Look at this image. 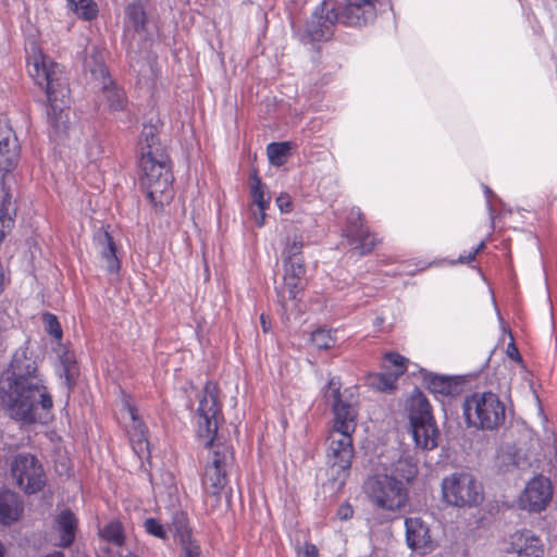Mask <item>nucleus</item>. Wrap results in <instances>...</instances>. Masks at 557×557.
<instances>
[{"label":"nucleus","instance_id":"obj_1","mask_svg":"<svg viewBox=\"0 0 557 557\" xmlns=\"http://www.w3.org/2000/svg\"><path fill=\"white\" fill-rule=\"evenodd\" d=\"M7 382L8 387L0 389V404L10 418L24 424H45L51 419L52 396L26 349L14 354Z\"/></svg>","mask_w":557,"mask_h":557},{"label":"nucleus","instance_id":"obj_2","mask_svg":"<svg viewBox=\"0 0 557 557\" xmlns=\"http://www.w3.org/2000/svg\"><path fill=\"white\" fill-rule=\"evenodd\" d=\"M25 52L27 73L47 97L49 137L53 141H61L66 135L70 111V88L63 67L46 55L36 41H29Z\"/></svg>","mask_w":557,"mask_h":557},{"label":"nucleus","instance_id":"obj_3","mask_svg":"<svg viewBox=\"0 0 557 557\" xmlns=\"http://www.w3.org/2000/svg\"><path fill=\"white\" fill-rule=\"evenodd\" d=\"M342 389L338 376L329 380L323 396L331 404L334 425L327 436L326 458L332 474L343 483L349 474L354 457L352 434L357 428L358 411L351 395L348 397Z\"/></svg>","mask_w":557,"mask_h":557},{"label":"nucleus","instance_id":"obj_4","mask_svg":"<svg viewBox=\"0 0 557 557\" xmlns=\"http://www.w3.org/2000/svg\"><path fill=\"white\" fill-rule=\"evenodd\" d=\"M198 436L203 446L210 448L206 469L224 470L228 472L233 463V449L225 443L216 442V433L221 414L219 403V388L213 382H207L197 408Z\"/></svg>","mask_w":557,"mask_h":557},{"label":"nucleus","instance_id":"obj_5","mask_svg":"<svg viewBox=\"0 0 557 557\" xmlns=\"http://www.w3.org/2000/svg\"><path fill=\"white\" fill-rule=\"evenodd\" d=\"M141 169L140 183L146 189L149 201L154 206L169 203L173 197L170 160L165 151L143 153L139 160Z\"/></svg>","mask_w":557,"mask_h":557},{"label":"nucleus","instance_id":"obj_6","mask_svg":"<svg viewBox=\"0 0 557 557\" xmlns=\"http://www.w3.org/2000/svg\"><path fill=\"white\" fill-rule=\"evenodd\" d=\"M462 411L467 424L479 430H497L506 419L505 404L492 392L473 393L466 397Z\"/></svg>","mask_w":557,"mask_h":557},{"label":"nucleus","instance_id":"obj_7","mask_svg":"<svg viewBox=\"0 0 557 557\" xmlns=\"http://www.w3.org/2000/svg\"><path fill=\"white\" fill-rule=\"evenodd\" d=\"M401 482L387 472H377L364 481L363 492L374 507L395 513L409 503V488Z\"/></svg>","mask_w":557,"mask_h":557},{"label":"nucleus","instance_id":"obj_8","mask_svg":"<svg viewBox=\"0 0 557 557\" xmlns=\"http://www.w3.org/2000/svg\"><path fill=\"white\" fill-rule=\"evenodd\" d=\"M441 487L443 499L450 506L472 507L483 498L481 483L467 472H457L444 478Z\"/></svg>","mask_w":557,"mask_h":557},{"label":"nucleus","instance_id":"obj_9","mask_svg":"<svg viewBox=\"0 0 557 557\" xmlns=\"http://www.w3.org/2000/svg\"><path fill=\"white\" fill-rule=\"evenodd\" d=\"M11 474L26 494L37 493L46 484L42 466L32 454H17L11 462Z\"/></svg>","mask_w":557,"mask_h":557},{"label":"nucleus","instance_id":"obj_10","mask_svg":"<svg viewBox=\"0 0 557 557\" xmlns=\"http://www.w3.org/2000/svg\"><path fill=\"white\" fill-rule=\"evenodd\" d=\"M336 22H339L336 10L330 9L323 1L312 12L302 32L298 34L300 41L310 44L330 39Z\"/></svg>","mask_w":557,"mask_h":557},{"label":"nucleus","instance_id":"obj_11","mask_svg":"<svg viewBox=\"0 0 557 557\" xmlns=\"http://www.w3.org/2000/svg\"><path fill=\"white\" fill-rule=\"evenodd\" d=\"M387 4V0H345L336 12L339 23L346 26H361L372 22L377 12Z\"/></svg>","mask_w":557,"mask_h":557},{"label":"nucleus","instance_id":"obj_12","mask_svg":"<svg viewBox=\"0 0 557 557\" xmlns=\"http://www.w3.org/2000/svg\"><path fill=\"white\" fill-rule=\"evenodd\" d=\"M343 232L349 244L352 245L354 249L358 250L360 255L371 252L377 244L376 237L364 225L363 214L358 207H354L349 210L346 226Z\"/></svg>","mask_w":557,"mask_h":557},{"label":"nucleus","instance_id":"obj_13","mask_svg":"<svg viewBox=\"0 0 557 557\" xmlns=\"http://www.w3.org/2000/svg\"><path fill=\"white\" fill-rule=\"evenodd\" d=\"M123 411L129 419L126 431L134 453L139 459L147 458L149 456L148 429L129 397L123 398Z\"/></svg>","mask_w":557,"mask_h":557},{"label":"nucleus","instance_id":"obj_14","mask_svg":"<svg viewBox=\"0 0 557 557\" xmlns=\"http://www.w3.org/2000/svg\"><path fill=\"white\" fill-rule=\"evenodd\" d=\"M21 146L8 117L0 114V172L10 173L18 164Z\"/></svg>","mask_w":557,"mask_h":557},{"label":"nucleus","instance_id":"obj_15","mask_svg":"<svg viewBox=\"0 0 557 557\" xmlns=\"http://www.w3.org/2000/svg\"><path fill=\"white\" fill-rule=\"evenodd\" d=\"M553 497L550 481L537 475L530 480L520 496V506L529 511L540 512L546 508Z\"/></svg>","mask_w":557,"mask_h":557},{"label":"nucleus","instance_id":"obj_16","mask_svg":"<svg viewBox=\"0 0 557 557\" xmlns=\"http://www.w3.org/2000/svg\"><path fill=\"white\" fill-rule=\"evenodd\" d=\"M506 553L517 557H543L544 543L531 530H520L509 535Z\"/></svg>","mask_w":557,"mask_h":557},{"label":"nucleus","instance_id":"obj_17","mask_svg":"<svg viewBox=\"0 0 557 557\" xmlns=\"http://www.w3.org/2000/svg\"><path fill=\"white\" fill-rule=\"evenodd\" d=\"M91 74L101 84L106 107L112 112L124 110L126 106L125 94L114 85L106 65L101 62H97L96 66L91 69Z\"/></svg>","mask_w":557,"mask_h":557},{"label":"nucleus","instance_id":"obj_18","mask_svg":"<svg viewBox=\"0 0 557 557\" xmlns=\"http://www.w3.org/2000/svg\"><path fill=\"white\" fill-rule=\"evenodd\" d=\"M405 528L406 542L411 549L420 554H426L433 549L429 527L421 518H406Z\"/></svg>","mask_w":557,"mask_h":557},{"label":"nucleus","instance_id":"obj_19","mask_svg":"<svg viewBox=\"0 0 557 557\" xmlns=\"http://www.w3.org/2000/svg\"><path fill=\"white\" fill-rule=\"evenodd\" d=\"M129 60L131 67L138 76V83L152 86L160 73L157 57L151 52H146L143 57L135 53L129 54Z\"/></svg>","mask_w":557,"mask_h":557},{"label":"nucleus","instance_id":"obj_20","mask_svg":"<svg viewBox=\"0 0 557 557\" xmlns=\"http://www.w3.org/2000/svg\"><path fill=\"white\" fill-rule=\"evenodd\" d=\"M77 525L78 519L74 512L70 509L61 510L53 522V530L59 535V541L55 545L62 548L70 547L75 540Z\"/></svg>","mask_w":557,"mask_h":557},{"label":"nucleus","instance_id":"obj_21","mask_svg":"<svg viewBox=\"0 0 557 557\" xmlns=\"http://www.w3.org/2000/svg\"><path fill=\"white\" fill-rule=\"evenodd\" d=\"M24 510L20 496L11 491H0V524L10 525L17 521Z\"/></svg>","mask_w":557,"mask_h":557},{"label":"nucleus","instance_id":"obj_22","mask_svg":"<svg viewBox=\"0 0 557 557\" xmlns=\"http://www.w3.org/2000/svg\"><path fill=\"white\" fill-rule=\"evenodd\" d=\"M168 534H172L173 537L180 543L182 549L197 543L193 539L191 530L188 525L187 513L183 510H174L171 516V521L166 525Z\"/></svg>","mask_w":557,"mask_h":557},{"label":"nucleus","instance_id":"obj_23","mask_svg":"<svg viewBox=\"0 0 557 557\" xmlns=\"http://www.w3.org/2000/svg\"><path fill=\"white\" fill-rule=\"evenodd\" d=\"M412 438L418 448L432 450L437 446L438 430L435 421L410 424Z\"/></svg>","mask_w":557,"mask_h":557},{"label":"nucleus","instance_id":"obj_24","mask_svg":"<svg viewBox=\"0 0 557 557\" xmlns=\"http://www.w3.org/2000/svg\"><path fill=\"white\" fill-rule=\"evenodd\" d=\"M96 240L101 247V257L106 262V270L111 274H117L121 269V261L116 257V246L112 236L107 232H99Z\"/></svg>","mask_w":557,"mask_h":557},{"label":"nucleus","instance_id":"obj_25","mask_svg":"<svg viewBox=\"0 0 557 557\" xmlns=\"http://www.w3.org/2000/svg\"><path fill=\"white\" fill-rule=\"evenodd\" d=\"M227 484V472L224 470L206 469L201 478V486L206 496L214 497L216 502Z\"/></svg>","mask_w":557,"mask_h":557},{"label":"nucleus","instance_id":"obj_26","mask_svg":"<svg viewBox=\"0 0 557 557\" xmlns=\"http://www.w3.org/2000/svg\"><path fill=\"white\" fill-rule=\"evenodd\" d=\"M383 472L394 476L398 481H403L405 487L409 488L410 483L418 474V466L410 457L399 458L391 468H385Z\"/></svg>","mask_w":557,"mask_h":557},{"label":"nucleus","instance_id":"obj_27","mask_svg":"<svg viewBox=\"0 0 557 557\" xmlns=\"http://www.w3.org/2000/svg\"><path fill=\"white\" fill-rule=\"evenodd\" d=\"M409 420L410 424L434 421L431 405L420 392L410 398Z\"/></svg>","mask_w":557,"mask_h":557},{"label":"nucleus","instance_id":"obj_28","mask_svg":"<svg viewBox=\"0 0 557 557\" xmlns=\"http://www.w3.org/2000/svg\"><path fill=\"white\" fill-rule=\"evenodd\" d=\"M424 382L426 387L433 394H438L442 396H451L457 394L458 392V383L449 376L437 375L433 373H428L424 375Z\"/></svg>","mask_w":557,"mask_h":557},{"label":"nucleus","instance_id":"obj_29","mask_svg":"<svg viewBox=\"0 0 557 557\" xmlns=\"http://www.w3.org/2000/svg\"><path fill=\"white\" fill-rule=\"evenodd\" d=\"M16 208L9 193H5L0 202V245L14 226Z\"/></svg>","mask_w":557,"mask_h":557},{"label":"nucleus","instance_id":"obj_30","mask_svg":"<svg viewBox=\"0 0 557 557\" xmlns=\"http://www.w3.org/2000/svg\"><path fill=\"white\" fill-rule=\"evenodd\" d=\"M251 198L253 203L258 207L259 210H261V221L257 222V225L259 227L263 226L264 219H265V210L270 206V197L267 196L265 193V185L262 184L261 180L258 177L257 173H253L251 175Z\"/></svg>","mask_w":557,"mask_h":557},{"label":"nucleus","instance_id":"obj_31","mask_svg":"<svg viewBox=\"0 0 557 557\" xmlns=\"http://www.w3.org/2000/svg\"><path fill=\"white\" fill-rule=\"evenodd\" d=\"M383 369L384 370L382 372L368 374L366 382L370 387L377 391H392L396 387V383L399 377L388 370V366L383 364Z\"/></svg>","mask_w":557,"mask_h":557},{"label":"nucleus","instance_id":"obj_32","mask_svg":"<svg viewBox=\"0 0 557 557\" xmlns=\"http://www.w3.org/2000/svg\"><path fill=\"white\" fill-rule=\"evenodd\" d=\"M126 23L136 32L143 33L146 29L147 15L140 2L129 3L125 9Z\"/></svg>","mask_w":557,"mask_h":557},{"label":"nucleus","instance_id":"obj_33","mask_svg":"<svg viewBox=\"0 0 557 557\" xmlns=\"http://www.w3.org/2000/svg\"><path fill=\"white\" fill-rule=\"evenodd\" d=\"M70 9L81 18L91 21L98 14V7L94 0H66Z\"/></svg>","mask_w":557,"mask_h":557},{"label":"nucleus","instance_id":"obj_34","mask_svg":"<svg viewBox=\"0 0 557 557\" xmlns=\"http://www.w3.org/2000/svg\"><path fill=\"white\" fill-rule=\"evenodd\" d=\"M140 150L141 154L149 151H165L159 143L156 126L144 125L140 136Z\"/></svg>","mask_w":557,"mask_h":557},{"label":"nucleus","instance_id":"obj_35","mask_svg":"<svg viewBox=\"0 0 557 557\" xmlns=\"http://www.w3.org/2000/svg\"><path fill=\"white\" fill-rule=\"evenodd\" d=\"M290 150L292 144L289 141L269 144L267 153L270 163L276 166L283 165Z\"/></svg>","mask_w":557,"mask_h":557},{"label":"nucleus","instance_id":"obj_36","mask_svg":"<svg viewBox=\"0 0 557 557\" xmlns=\"http://www.w3.org/2000/svg\"><path fill=\"white\" fill-rule=\"evenodd\" d=\"M301 280L302 277H295L292 275L284 274V284L280 290H277V294L280 297H282V300L284 301L286 298L289 300H296L299 292L301 290Z\"/></svg>","mask_w":557,"mask_h":557},{"label":"nucleus","instance_id":"obj_37","mask_svg":"<svg viewBox=\"0 0 557 557\" xmlns=\"http://www.w3.org/2000/svg\"><path fill=\"white\" fill-rule=\"evenodd\" d=\"M76 362L74 356L67 351L60 356L59 375L64 377L66 385L71 386L74 381V373Z\"/></svg>","mask_w":557,"mask_h":557},{"label":"nucleus","instance_id":"obj_38","mask_svg":"<svg viewBox=\"0 0 557 557\" xmlns=\"http://www.w3.org/2000/svg\"><path fill=\"white\" fill-rule=\"evenodd\" d=\"M101 535L107 541L121 546L124 543V532L119 521L109 522L101 531Z\"/></svg>","mask_w":557,"mask_h":557},{"label":"nucleus","instance_id":"obj_39","mask_svg":"<svg viewBox=\"0 0 557 557\" xmlns=\"http://www.w3.org/2000/svg\"><path fill=\"white\" fill-rule=\"evenodd\" d=\"M311 342L318 349H329L336 343L331 330L318 329L311 334Z\"/></svg>","mask_w":557,"mask_h":557},{"label":"nucleus","instance_id":"obj_40","mask_svg":"<svg viewBox=\"0 0 557 557\" xmlns=\"http://www.w3.org/2000/svg\"><path fill=\"white\" fill-rule=\"evenodd\" d=\"M407 362L408 359H406L401 355L397 352H387L384 356L383 364L388 366V369L393 367L394 370L391 372L394 373L397 377H399L407 371Z\"/></svg>","mask_w":557,"mask_h":557},{"label":"nucleus","instance_id":"obj_41","mask_svg":"<svg viewBox=\"0 0 557 557\" xmlns=\"http://www.w3.org/2000/svg\"><path fill=\"white\" fill-rule=\"evenodd\" d=\"M42 323L45 326V331L53 337L55 341L60 342L63 336V331L61 324L55 314L50 312H45L42 314Z\"/></svg>","mask_w":557,"mask_h":557},{"label":"nucleus","instance_id":"obj_42","mask_svg":"<svg viewBox=\"0 0 557 557\" xmlns=\"http://www.w3.org/2000/svg\"><path fill=\"white\" fill-rule=\"evenodd\" d=\"M145 531L157 539L168 540V528L157 518H147L144 521Z\"/></svg>","mask_w":557,"mask_h":557},{"label":"nucleus","instance_id":"obj_43","mask_svg":"<svg viewBox=\"0 0 557 557\" xmlns=\"http://www.w3.org/2000/svg\"><path fill=\"white\" fill-rule=\"evenodd\" d=\"M304 247V242L300 236H294L289 239L283 251V260H294L296 258H301V251Z\"/></svg>","mask_w":557,"mask_h":557},{"label":"nucleus","instance_id":"obj_44","mask_svg":"<svg viewBox=\"0 0 557 557\" xmlns=\"http://www.w3.org/2000/svg\"><path fill=\"white\" fill-rule=\"evenodd\" d=\"M284 269L286 275H292L295 277H304L306 273V268L304 264V260L301 258H296L294 260H283Z\"/></svg>","mask_w":557,"mask_h":557},{"label":"nucleus","instance_id":"obj_45","mask_svg":"<svg viewBox=\"0 0 557 557\" xmlns=\"http://www.w3.org/2000/svg\"><path fill=\"white\" fill-rule=\"evenodd\" d=\"M354 516V508L350 504L348 503H344L342 504L337 511H336V517L342 520V521H347L349 520L350 518H352Z\"/></svg>","mask_w":557,"mask_h":557},{"label":"nucleus","instance_id":"obj_46","mask_svg":"<svg viewBox=\"0 0 557 557\" xmlns=\"http://www.w3.org/2000/svg\"><path fill=\"white\" fill-rule=\"evenodd\" d=\"M297 557H319L318 548L311 543H306L297 550Z\"/></svg>","mask_w":557,"mask_h":557},{"label":"nucleus","instance_id":"obj_47","mask_svg":"<svg viewBox=\"0 0 557 557\" xmlns=\"http://www.w3.org/2000/svg\"><path fill=\"white\" fill-rule=\"evenodd\" d=\"M184 557H201V549L198 543L187 546L182 549Z\"/></svg>","mask_w":557,"mask_h":557},{"label":"nucleus","instance_id":"obj_48","mask_svg":"<svg viewBox=\"0 0 557 557\" xmlns=\"http://www.w3.org/2000/svg\"><path fill=\"white\" fill-rule=\"evenodd\" d=\"M276 205L282 212H288L290 210V200L287 195H280L276 198Z\"/></svg>","mask_w":557,"mask_h":557},{"label":"nucleus","instance_id":"obj_49","mask_svg":"<svg viewBox=\"0 0 557 557\" xmlns=\"http://www.w3.org/2000/svg\"><path fill=\"white\" fill-rule=\"evenodd\" d=\"M479 253V249H472L469 252H463L459 256L458 262L460 263H469L474 260L475 256Z\"/></svg>","mask_w":557,"mask_h":557},{"label":"nucleus","instance_id":"obj_50","mask_svg":"<svg viewBox=\"0 0 557 557\" xmlns=\"http://www.w3.org/2000/svg\"><path fill=\"white\" fill-rule=\"evenodd\" d=\"M430 265H431V263L420 262L419 264H417V267L414 269H411V268L404 269L403 272L407 275H414L417 272L423 271L426 268H429Z\"/></svg>","mask_w":557,"mask_h":557},{"label":"nucleus","instance_id":"obj_51","mask_svg":"<svg viewBox=\"0 0 557 557\" xmlns=\"http://www.w3.org/2000/svg\"><path fill=\"white\" fill-rule=\"evenodd\" d=\"M507 352L510 358L520 359V355L516 346L511 343L508 345Z\"/></svg>","mask_w":557,"mask_h":557},{"label":"nucleus","instance_id":"obj_52","mask_svg":"<svg viewBox=\"0 0 557 557\" xmlns=\"http://www.w3.org/2000/svg\"><path fill=\"white\" fill-rule=\"evenodd\" d=\"M484 194H485V197L487 199L488 209L492 212V208H491V203H490V197L493 194V191L487 186H484Z\"/></svg>","mask_w":557,"mask_h":557},{"label":"nucleus","instance_id":"obj_53","mask_svg":"<svg viewBox=\"0 0 557 557\" xmlns=\"http://www.w3.org/2000/svg\"><path fill=\"white\" fill-rule=\"evenodd\" d=\"M44 557H65V555L62 552H60V550H54V552H52L50 554H47Z\"/></svg>","mask_w":557,"mask_h":557},{"label":"nucleus","instance_id":"obj_54","mask_svg":"<svg viewBox=\"0 0 557 557\" xmlns=\"http://www.w3.org/2000/svg\"><path fill=\"white\" fill-rule=\"evenodd\" d=\"M261 324H262L263 331L267 332L268 331V325H267V322H265V319H264L263 314L261 315Z\"/></svg>","mask_w":557,"mask_h":557},{"label":"nucleus","instance_id":"obj_55","mask_svg":"<svg viewBox=\"0 0 557 557\" xmlns=\"http://www.w3.org/2000/svg\"><path fill=\"white\" fill-rule=\"evenodd\" d=\"M494 306H496V304H495V302H494ZM495 309H496V312H497V317H498L499 322H500V323H503V318H502V315H500V313H499V311H498L497 307H495Z\"/></svg>","mask_w":557,"mask_h":557},{"label":"nucleus","instance_id":"obj_56","mask_svg":"<svg viewBox=\"0 0 557 557\" xmlns=\"http://www.w3.org/2000/svg\"><path fill=\"white\" fill-rule=\"evenodd\" d=\"M0 557H4V547L1 543H0Z\"/></svg>","mask_w":557,"mask_h":557},{"label":"nucleus","instance_id":"obj_57","mask_svg":"<svg viewBox=\"0 0 557 557\" xmlns=\"http://www.w3.org/2000/svg\"><path fill=\"white\" fill-rule=\"evenodd\" d=\"M485 244L484 242H481L475 249L482 250L484 248Z\"/></svg>","mask_w":557,"mask_h":557},{"label":"nucleus","instance_id":"obj_58","mask_svg":"<svg viewBox=\"0 0 557 557\" xmlns=\"http://www.w3.org/2000/svg\"><path fill=\"white\" fill-rule=\"evenodd\" d=\"M258 221H261V210H259V214H258V215H256V223H257Z\"/></svg>","mask_w":557,"mask_h":557}]
</instances>
